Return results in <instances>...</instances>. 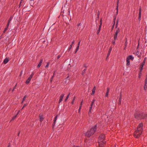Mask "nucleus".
Here are the masks:
<instances>
[{
  "mask_svg": "<svg viewBox=\"0 0 147 147\" xmlns=\"http://www.w3.org/2000/svg\"><path fill=\"white\" fill-rule=\"evenodd\" d=\"M143 125L142 123H140L138 125L137 130L135 132L134 136L136 138H138L142 134L143 130Z\"/></svg>",
  "mask_w": 147,
  "mask_h": 147,
  "instance_id": "1",
  "label": "nucleus"
},
{
  "mask_svg": "<svg viewBox=\"0 0 147 147\" xmlns=\"http://www.w3.org/2000/svg\"><path fill=\"white\" fill-rule=\"evenodd\" d=\"M104 134H101L98 138V143L99 147H103L105 146L106 142L104 140Z\"/></svg>",
  "mask_w": 147,
  "mask_h": 147,
  "instance_id": "2",
  "label": "nucleus"
},
{
  "mask_svg": "<svg viewBox=\"0 0 147 147\" xmlns=\"http://www.w3.org/2000/svg\"><path fill=\"white\" fill-rule=\"evenodd\" d=\"M135 117L138 120L141 119H146L147 115L146 114L142 113H138L136 114L135 115Z\"/></svg>",
  "mask_w": 147,
  "mask_h": 147,
  "instance_id": "3",
  "label": "nucleus"
},
{
  "mask_svg": "<svg viewBox=\"0 0 147 147\" xmlns=\"http://www.w3.org/2000/svg\"><path fill=\"white\" fill-rule=\"evenodd\" d=\"M96 125H95L94 127H93L90 129V131H88L85 134V136L88 137H90L92 135L96 130Z\"/></svg>",
  "mask_w": 147,
  "mask_h": 147,
  "instance_id": "4",
  "label": "nucleus"
},
{
  "mask_svg": "<svg viewBox=\"0 0 147 147\" xmlns=\"http://www.w3.org/2000/svg\"><path fill=\"white\" fill-rule=\"evenodd\" d=\"M102 20L101 19L100 20V25H99V28H98V29L97 31V34H98L99 33V32L100 30V29H101V26H102Z\"/></svg>",
  "mask_w": 147,
  "mask_h": 147,
  "instance_id": "5",
  "label": "nucleus"
},
{
  "mask_svg": "<svg viewBox=\"0 0 147 147\" xmlns=\"http://www.w3.org/2000/svg\"><path fill=\"white\" fill-rule=\"evenodd\" d=\"M145 85L144 87V90H146L147 87V76L146 77V78L145 80Z\"/></svg>",
  "mask_w": 147,
  "mask_h": 147,
  "instance_id": "6",
  "label": "nucleus"
},
{
  "mask_svg": "<svg viewBox=\"0 0 147 147\" xmlns=\"http://www.w3.org/2000/svg\"><path fill=\"white\" fill-rule=\"evenodd\" d=\"M64 96V94H62L60 96V99H59V103H60L62 100L63 98V97Z\"/></svg>",
  "mask_w": 147,
  "mask_h": 147,
  "instance_id": "7",
  "label": "nucleus"
},
{
  "mask_svg": "<svg viewBox=\"0 0 147 147\" xmlns=\"http://www.w3.org/2000/svg\"><path fill=\"white\" fill-rule=\"evenodd\" d=\"M141 7L139 9V21L140 20V18H141Z\"/></svg>",
  "mask_w": 147,
  "mask_h": 147,
  "instance_id": "8",
  "label": "nucleus"
},
{
  "mask_svg": "<svg viewBox=\"0 0 147 147\" xmlns=\"http://www.w3.org/2000/svg\"><path fill=\"white\" fill-rule=\"evenodd\" d=\"M112 47H111L110 48H109V51H108V53L107 54V57L106 58V59H107V58L109 56L110 53H111V51L112 50Z\"/></svg>",
  "mask_w": 147,
  "mask_h": 147,
  "instance_id": "9",
  "label": "nucleus"
},
{
  "mask_svg": "<svg viewBox=\"0 0 147 147\" xmlns=\"http://www.w3.org/2000/svg\"><path fill=\"white\" fill-rule=\"evenodd\" d=\"M12 18H13V17H11L9 18V20L8 21V22L7 24V27H9V24H10V23L11 21L12 20Z\"/></svg>",
  "mask_w": 147,
  "mask_h": 147,
  "instance_id": "10",
  "label": "nucleus"
},
{
  "mask_svg": "<svg viewBox=\"0 0 147 147\" xmlns=\"http://www.w3.org/2000/svg\"><path fill=\"white\" fill-rule=\"evenodd\" d=\"M32 78H31V76H29V78H28V79H27V80H26V84H28L29 83V82H30V81L31 80Z\"/></svg>",
  "mask_w": 147,
  "mask_h": 147,
  "instance_id": "11",
  "label": "nucleus"
},
{
  "mask_svg": "<svg viewBox=\"0 0 147 147\" xmlns=\"http://www.w3.org/2000/svg\"><path fill=\"white\" fill-rule=\"evenodd\" d=\"M109 91V88H107V92H106L105 95V97H108Z\"/></svg>",
  "mask_w": 147,
  "mask_h": 147,
  "instance_id": "12",
  "label": "nucleus"
},
{
  "mask_svg": "<svg viewBox=\"0 0 147 147\" xmlns=\"http://www.w3.org/2000/svg\"><path fill=\"white\" fill-rule=\"evenodd\" d=\"M39 119H40V122H41L42 121H43V119H44V118L43 117V115H40L39 116Z\"/></svg>",
  "mask_w": 147,
  "mask_h": 147,
  "instance_id": "13",
  "label": "nucleus"
},
{
  "mask_svg": "<svg viewBox=\"0 0 147 147\" xmlns=\"http://www.w3.org/2000/svg\"><path fill=\"white\" fill-rule=\"evenodd\" d=\"M126 61H127V63H126V65L127 66H128L130 64V60L129 59V58H127L126 59Z\"/></svg>",
  "mask_w": 147,
  "mask_h": 147,
  "instance_id": "14",
  "label": "nucleus"
},
{
  "mask_svg": "<svg viewBox=\"0 0 147 147\" xmlns=\"http://www.w3.org/2000/svg\"><path fill=\"white\" fill-rule=\"evenodd\" d=\"M42 59H41L40 60V61L39 63L38 64V65L37 66V67L38 68H39L41 66V64L42 62Z\"/></svg>",
  "mask_w": 147,
  "mask_h": 147,
  "instance_id": "15",
  "label": "nucleus"
},
{
  "mask_svg": "<svg viewBox=\"0 0 147 147\" xmlns=\"http://www.w3.org/2000/svg\"><path fill=\"white\" fill-rule=\"evenodd\" d=\"M9 60L7 58H6L4 60L3 62L5 64H6L9 61Z\"/></svg>",
  "mask_w": 147,
  "mask_h": 147,
  "instance_id": "16",
  "label": "nucleus"
},
{
  "mask_svg": "<svg viewBox=\"0 0 147 147\" xmlns=\"http://www.w3.org/2000/svg\"><path fill=\"white\" fill-rule=\"evenodd\" d=\"M95 90H96V87H95V86H94L92 90V92L91 93L92 95H94V94Z\"/></svg>",
  "mask_w": 147,
  "mask_h": 147,
  "instance_id": "17",
  "label": "nucleus"
},
{
  "mask_svg": "<svg viewBox=\"0 0 147 147\" xmlns=\"http://www.w3.org/2000/svg\"><path fill=\"white\" fill-rule=\"evenodd\" d=\"M74 40L72 42H71V45H70V47H69V48L68 49V50L69 51L70 49L72 48V45L74 44Z\"/></svg>",
  "mask_w": 147,
  "mask_h": 147,
  "instance_id": "18",
  "label": "nucleus"
},
{
  "mask_svg": "<svg viewBox=\"0 0 147 147\" xmlns=\"http://www.w3.org/2000/svg\"><path fill=\"white\" fill-rule=\"evenodd\" d=\"M82 102H83V100H82V102H81V103H80V106L79 107V109H78V113H79L80 112V110H81V107H82Z\"/></svg>",
  "mask_w": 147,
  "mask_h": 147,
  "instance_id": "19",
  "label": "nucleus"
},
{
  "mask_svg": "<svg viewBox=\"0 0 147 147\" xmlns=\"http://www.w3.org/2000/svg\"><path fill=\"white\" fill-rule=\"evenodd\" d=\"M120 32V30L119 28H117V29H116V32L115 34H117L118 33H119Z\"/></svg>",
  "mask_w": 147,
  "mask_h": 147,
  "instance_id": "20",
  "label": "nucleus"
},
{
  "mask_svg": "<svg viewBox=\"0 0 147 147\" xmlns=\"http://www.w3.org/2000/svg\"><path fill=\"white\" fill-rule=\"evenodd\" d=\"M144 65H141L140 66V71L141 72L143 69V66Z\"/></svg>",
  "mask_w": 147,
  "mask_h": 147,
  "instance_id": "21",
  "label": "nucleus"
},
{
  "mask_svg": "<svg viewBox=\"0 0 147 147\" xmlns=\"http://www.w3.org/2000/svg\"><path fill=\"white\" fill-rule=\"evenodd\" d=\"M146 57H145L144 58V61H143L142 64H141L142 65H144V64L146 63Z\"/></svg>",
  "mask_w": 147,
  "mask_h": 147,
  "instance_id": "22",
  "label": "nucleus"
},
{
  "mask_svg": "<svg viewBox=\"0 0 147 147\" xmlns=\"http://www.w3.org/2000/svg\"><path fill=\"white\" fill-rule=\"evenodd\" d=\"M127 58H129V60L130 59L131 60H133L134 59V57L131 55H129L127 57Z\"/></svg>",
  "mask_w": 147,
  "mask_h": 147,
  "instance_id": "23",
  "label": "nucleus"
},
{
  "mask_svg": "<svg viewBox=\"0 0 147 147\" xmlns=\"http://www.w3.org/2000/svg\"><path fill=\"white\" fill-rule=\"evenodd\" d=\"M57 115L56 116L54 119L53 125H55V123L57 119Z\"/></svg>",
  "mask_w": 147,
  "mask_h": 147,
  "instance_id": "24",
  "label": "nucleus"
},
{
  "mask_svg": "<svg viewBox=\"0 0 147 147\" xmlns=\"http://www.w3.org/2000/svg\"><path fill=\"white\" fill-rule=\"evenodd\" d=\"M117 34H115L114 35V40H116L117 39Z\"/></svg>",
  "mask_w": 147,
  "mask_h": 147,
  "instance_id": "25",
  "label": "nucleus"
},
{
  "mask_svg": "<svg viewBox=\"0 0 147 147\" xmlns=\"http://www.w3.org/2000/svg\"><path fill=\"white\" fill-rule=\"evenodd\" d=\"M119 2V0H117V5L116 7V9L117 10V13L118 12V3Z\"/></svg>",
  "mask_w": 147,
  "mask_h": 147,
  "instance_id": "26",
  "label": "nucleus"
},
{
  "mask_svg": "<svg viewBox=\"0 0 147 147\" xmlns=\"http://www.w3.org/2000/svg\"><path fill=\"white\" fill-rule=\"evenodd\" d=\"M27 97V96L26 95L23 98V100H22V103H23V102L26 99V97Z\"/></svg>",
  "mask_w": 147,
  "mask_h": 147,
  "instance_id": "27",
  "label": "nucleus"
},
{
  "mask_svg": "<svg viewBox=\"0 0 147 147\" xmlns=\"http://www.w3.org/2000/svg\"><path fill=\"white\" fill-rule=\"evenodd\" d=\"M127 44V40L126 38V40H125V47H126Z\"/></svg>",
  "mask_w": 147,
  "mask_h": 147,
  "instance_id": "28",
  "label": "nucleus"
},
{
  "mask_svg": "<svg viewBox=\"0 0 147 147\" xmlns=\"http://www.w3.org/2000/svg\"><path fill=\"white\" fill-rule=\"evenodd\" d=\"M118 20H117V22H116V26H115V28L116 29H117V28H118L117 27H118Z\"/></svg>",
  "mask_w": 147,
  "mask_h": 147,
  "instance_id": "29",
  "label": "nucleus"
},
{
  "mask_svg": "<svg viewBox=\"0 0 147 147\" xmlns=\"http://www.w3.org/2000/svg\"><path fill=\"white\" fill-rule=\"evenodd\" d=\"M17 117V115H16L14 117H13V118H12V119H11V120H10V121H12V120H14V119H15L16 118V117Z\"/></svg>",
  "mask_w": 147,
  "mask_h": 147,
  "instance_id": "30",
  "label": "nucleus"
},
{
  "mask_svg": "<svg viewBox=\"0 0 147 147\" xmlns=\"http://www.w3.org/2000/svg\"><path fill=\"white\" fill-rule=\"evenodd\" d=\"M8 27H7H7L6 28H5V30L4 31V32H3L4 33H5L7 31V30L8 29Z\"/></svg>",
  "mask_w": 147,
  "mask_h": 147,
  "instance_id": "31",
  "label": "nucleus"
},
{
  "mask_svg": "<svg viewBox=\"0 0 147 147\" xmlns=\"http://www.w3.org/2000/svg\"><path fill=\"white\" fill-rule=\"evenodd\" d=\"M75 97H74L73 99V100L71 102V103L72 104H73L74 103V101L75 100Z\"/></svg>",
  "mask_w": 147,
  "mask_h": 147,
  "instance_id": "32",
  "label": "nucleus"
},
{
  "mask_svg": "<svg viewBox=\"0 0 147 147\" xmlns=\"http://www.w3.org/2000/svg\"><path fill=\"white\" fill-rule=\"evenodd\" d=\"M86 70V69H84L82 71V75H84V74L85 73V71Z\"/></svg>",
  "mask_w": 147,
  "mask_h": 147,
  "instance_id": "33",
  "label": "nucleus"
},
{
  "mask_svg": "<svg viewBox=\"0 0 147 147\" xmlns=\"http://www.w3.org/2000/svg\"><path fill=\"white\" fill-rule=\"evenodd\" d=\"M69 97V95H67V97H66V98H65V101H66L67 100V99Z\"/></svg>",
  "mask_w": 147,
  "mask_h": 147,
  "instance_id": "34",
  "label": "nucleus"
},
{
  "mask_svg": "<svg viewBox=\"0 0 147 147\" xmlns=\"http://www.w3.org/2000/svg\"><path fill=\"white\" fill-rule=\"evenodd\" d=\"M49 62L47 63V65L45 66V67H48V66H49Z\"/></svg>",
  "mask_w": 147,
  "mask_h": 147,
  "instance_id": "35",
  "label": "nucleus"
},
{
  "mask_svg": "<svg viewBox=\"0 0 147 147\" xmlns=\"http://www.w3.org/2000/svg\"><path fill=\"white\" fill-rule=\"evenodd\" d=\"M91 110H89V112H88V114L89 115H90V114L91 113Z\"/></svg>",
  "mask_w": 147,
  "mask_h": 147,
  "instance_id": "36",
  "label": "nucleus"
},
{
  "mask_svg": "<svg viewBox=\"0 0 147 147\" xmlns=\"http://www.w3.org/2000/svg\"><path fill=\"white\" fill-rule=\"evenodd\" d=\"M34 75V73H32L31 74V75H30V76H31V78H32V77Z\"/></svg>",
  "mask_w": 147,
  "mask_h": 147,
  "instance_id": "37",
  "label": "nucleus"
},
{
  "mask_svg": "<svg viewBox=\"0 0 147 147\" xmlns=\"http://www.w3.org/2000/svg\"><path fill=\"white\" fill-rule=\"evenodd\" d=\"M142 75V73L140 72L139 74V78H140V77Z\"/></svg>",
  "mask_w": 147,
  "mask_h": 147,
  "instance_id": "38",
  "label": "nucleus"
},
{
  "mask_svg": "<svg viewBox=\"0 0 147 147\" xmlns=\"http://www.w3.org/2000/svg\"><path fill=\"white\" fill-rule=\"evenodd\" d=\"M121 97H120L119 98V104L121 103Z\"/></svg>",
  "mask_w": 147,
  "mask_h": 147,
  "instance_id": "39",
  "label": "nucleus"
},
{
  "mask_svg": "<svg viewBox=\"0 0 147 147\" xmlns=\"http://www.w3.org/2000/svg\"><path fill=\"white\" fill-rule=\"evenodd\" d=\"M79 46H78L77 47L76 49V50H77L78 51V50L79 49Z\"/></svg>",
  "mask_w": 147,
  "mask_h": 147,
  "instance_id": "40",
  "label": "nucleus"
},
{
  "mask_svg": "<svg viewBox=\"0 0 147 147\" xmlns=\"http://www.w3.org/2000/svg\"><path fill=\"white\" fill-rule=\"evenodd\" d=\"M26 105V104H25L23 107L22 108V109L24 108V107H25Z\"/></svg>",
  "mask_w": 147,
  "mask_h": 147,
  "instance_id": "41",
  "label": "nucleus"
},
{
  "mask_svg": "<svg viewBox=\"0 0 147 147\" xmlns=\"http://www.w3.org/2000/svg\"><path fill=\"white\" fill-rule=\"evenodd\" d=\"M81 40H80L79 42H78V46H80V43Z\"/></svg>",
  "mask_w": 147,
  "mask_h": 147,
  "instance_id": "42",
  "label": "nucleus"
},
{
  "mask_svg": "<svg viewBox=\"0 0 147 147\" xmlns=\"http://www.w3.org/2000/svg\"><path fill=\"white\" fill-rule=\"evenodd\" d=\"M16 85H15V86L14 87L13 90H12V91L13 92L14 90L16 88Z\"/></svg>",
  "mask_w": 147,
  "mask_h": 147,
  "instance_id": "43",
  "label": "nucleus"
},
{
  "mask_svg": "<svg viewBox=\"0 0 147 147\" xmlns=\"http://www.w3.org/2000/svg\"><path fill=\"white\" fill-rule=\"evenodd\" d=\"M61 57V55H59L57 56V59H59L60 57Z\"/></svg>",
  "mask_w": 147,
  "mask_h": 147,
  "instance_id": "44",
  "label": "nucleus"
},
{
  "mask_svg": "<svg viewBox=\"0 0 147 147\" xmlns=\"http://www.w3.org/2000/svg\"><path fill=\"white\" fill-rule=\"evenodd\" d=\"M94 103H93V102H92V103L91 104V106H92V105Z\"/></svg>",
  "mask_w": 147,
  "mask_h": 147,
  "instance_id": "45",
  "label": "nucleus"
},
{
  "mask_svg": "<svg viewBox=\"0 0 147 147\" xmlns=\"http://www.w3.org/2000/svg\"><path fill=\"white\" fill-rule=\"evenodd\" d=\"M80 25V23H79V24H78L77 26L78 27Z\"/></svg>",
  "mask_w": 147,
  "mask_h": 147,
  "instance_id": "46",
  "label": "nucleus"
},
{
  "mask_svg": "<svg viewBox=\"0 0 147 147\" xmlns=\"http://www.w3.org/2000/svg\"><path fill=\"white\" fill-rule=\"evenodd\" d=\"M115 40L114 41H113V44H115Z\"/></svg>",
  "mask_w": 147,
  "mask_h": 147,
  "instance_id": "47",
  "label": "nucleus"
},
{
  "mask_svg": "<svg viewBox=\"0 0 147 147\" xmlns=\"http://www.w3.org/2000/svg\"><path fill=\"white\" fill-rule=\"evenodd\" d=\"M92 106H90V108L89 110H91L92 109Z\"/></svg>",
  "mask_w": 147,
  "mask_h": 147,
  "instance_id": "48",
  "label": "nucleus"
},
{
  "mask_svg": "<svg viewBox=\"0 0 147 147\" xmlns=\"http://www.w3.org/2000/svg\"><path fill=\"white\" fill-rule=\"evenodd\" d=\"M77 51H78V50L76 49L75 52V53H76Z\"/></svg>",
  "mask_w": 147,
  "mask_h": 147,
  "instance_id": "49",
  "label": "nucleus"
},
{
  "mask_svg": "<svg viewBox=\"0 0 147 147\" xmlns=\"http://www.w3.org/2000/svg\"><path fill=\"white\" fill-rule=\"evenodd\" d=\"M84 67H87V66H86V65H84Z\"/></svg>",
  "mask_w": 147,
  "mask_h": 147,
  "instance_id": "50",
  "label": "nucleus"
},
{
  "mask_svg": "<svg viewBox=\"0 0 147 147\" xmlns=\"http://www.w3.org/2000/svg\"><path fill=\"white\" fill-rule=\"evenodd\" d=\"M54 75H53L51 77V79H53V77H54Z\"/></svg>",
  "mask_w": 147,
  "mask_h": 147,
  "instance_id": "51",
  "label": "nucleus"
},
{
  "mask_svg": "<svg viewBox=\"0 0 147 147\" xmlns=\"http://www.w3.org/2000/svg\"><path fill=\"white\" fill-rule=\"evenodd\" d=\"M19 112H20V111H19L17 113V114L16 115H18V114L19 113Z\"/></svg>",
  "mask_w": 147,
  "mask_h": 147,
  "instance_id": "52",
  "label": "nucleus"
},
{
  "mask_svg": "<svg viewBox=\"0 0 147 147\" xmlns=\"http://www.w3.org/2000/svg\"><path fill=\"white\" fill-rule=\"evenodd\" d=\"M94 101H95L94 100H93V101H92V102H93V103H94Z\"/></svg>",
  "mask_w": 147,
  "mask_h": 147,
  "instance_id": "53",
  "label": "nucleus"
},
{
  "mask_svg": "<svg viewBox=\"0 0 147 147\" xmlns=\"http://www.w3.org/2000/svg\"><path fill=\"white\" fill-rule=\"evenodd\" d=\"M115 22H114V23H115ZM114 24H115V23H114ZM114 25H113V26L112 29H113V28Z\"/></svg>",
  "mask_w": 147,
  "mask_h": 147,
  "instance_id": "54",
  "label": "nucleus"
},
{
  "mask_svg": "<svg viewBox=\"0 0 147 147\" xmlns=\"http://www.w3.org/2000/svg\"><path fill=\"white\" fill-rule=\"evenodd\" d=\"M20 134V132H19V133H18V136Z\"/></svg>",
  "mask_w": 147,
  "mask_h": 147,
  "instance_id": "55",
  "label": "nucleus"
},
{
  "mask_svg": "<svg viewBox=\"0 0 147 147\" xmlns=\"http://www.w3.org/2000/svg\"><path fill=\"white\" fill-rule=\"evenodd\" d=\"M68 78H69V76L67 77V79H68Z\"/></svg>",
  "mask_w": 147,
  "mask_h": 147,
  "instance_id": "56",
  "label": "nucleus"
},
{
  "mask_svg": "<svg viewBox=\"0 0 147 147\" xmlns=\"http://www.w3.org/2000/svg\"><path fill=\"white\" fill-rule=\"evenodd\" d=\"M52 79H53L51 78V82L52 81Z\"/></svg>",
  "mask_w": 147,
  "mask_h": 147,
  "instance_id": "57",
  "label": "nucleus"
},
{
  "mask_svg": "<svg viewBox=\"0 0 147 147\" xmlns=\"http://www.w3.org/2000/svg\"><path fill=\"white\" fill-rule=\"evenodd\" d=\"M70 93H69L68 95H69H69H70Z\"/></svg>",
  "mask_w": 147,
  "mask_h": 147,
  "instance_id": "58",
  "label": "nucleus"
},
{
  "mask_svg": "<svg viewBox=\"0 0 147 147\" xmlns=\"http://www.w3.org/2000/svg\"><path fill=\"white\" fill-rule=\"evenodd\" d=\"M55 72L54 73L53 75H55Z\"/></svg>",
  "mask_w": 147,
  "mask_h": 147,
  "instance_id": "59",
  "label": "nucleus"
},
{
  "mask_svg": "<svg viewBox=\"0 0 147 147\" xmlns=\"http://www.w3.org/2000/svg\"><path fill=\"white\" fill-rule=\"evenodd\" d=\"M126 48V47H125H125H124V49H125V48Z\"/></svg>",
  "mask_w": 147,
  "mask_h": 147,
  "instance_id": "60",
  "label": "nucleus"
},
{
  "mask_svg": "<svg viewBox=\"0 0 147 147\" xmlns=\"http://www.w3.org/2000/svg\"><path fill=\"white\" fill-rule=\"evenodd\" d=\"M9 146V145L8 146V147Z\"/></svg>",
  "mask_w": 147,
  "mask_h": 147,
  "instance_id": "61",
  "label": "nucleus"
},
{
  "mask_svg": "<svg viewBox=\"0 0 147 147\" xmlns=\"http://www.w3.org/2000/svg\"><path fill=\"white\" fill-rule=\"evenodd\" d=\"M22 74V71L21 73V74Z\"/></svg>",
  "mask_w": 147,
  "mask_h": 147,
  "instance_id": "62",
  "label": "nucleus"
},
{
  "mask_svg": "<svg viewBox=\"0 0 147 147\" xmlns=\"http://www.w3.org/2000/svg\"><path fill=\"white\" fill-rule=\"evenodd\" d=\"M1 0H0V1H1Z\"/></svg>",
  "mask_w": 147,
  "mask_h": 147,
  "instance_id": "63",
  "label": "nucleus"
}]
</instances>
